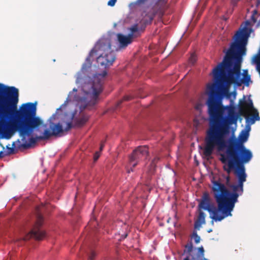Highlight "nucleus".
<instances>
[{
    "label": "nucleus",
    "mask_w": 260,
    "mask_h": 260,
    "mask_svg": "<svg viewBox=\"0 0 260 260\" xmlns=\"http://www.w3.org/2000/svg\"><path fill=\"white\" fill-rule=\"evenodd\" d=\"M209 97L206 102L209 118V128L207 130V141L210 144L222 141L225 135L229 133L230 125L236 124L240 115L245 116L246 121L253 124L260 119L259 113L253 104L252 101L243 100L239 103V113L236 112V107L231 103L229 105L222 104L221 94L217 90L214 84L207 86Z\"/></svg>",
    "instance_id": "f257e3e1"
},
{
    "label": "nucleus",
    "mask_w": 260,
    "mask_h": 260,
    "mask_svg": "<svg viewBox=\"0 0 260 260\" xmlns=\"http://www.w3.org/2000/svg\"><path fill=\"white\" fill-rule=\"evenodd\" d=\"M250 25V22L246 21L245 26L236 32L235 41L227 51L223 60L213 70V77L221 88L232 84H248L250 80L247 70L244 71L243 79H240L242 56L246 54V46L252 31V28L248 27Z\"/></svg>",
    "instance_id": "f03ea898"
},
{
    "label": "nucleus",
    "mask_w": 260,
    "mask_h": 260,
    "mask_svg": "<svg viewBox=\"0 0 260 260\" xmlns=\"http://www.w3.org/2000/svg\"><path fill=\"white\" fill-rule=\"evenodd\" d=\"M238 167L235 171L238 184L231 186L233 190L232 192L219 179L211 181V189L217 207L211 202L208 192L203 193L199 208L208 211L210 213V217L215 221H220L226 217L232 216L231 212L235 204L238 202V197L243 192L245 174L242 166Z\"/></svg>",
    "instance_id": "7ed1b4c3"
},
{
    "label": "nucleus",
    "mask_w": 260,
    "mask_h": 260,
    "mask_svg": "<svg viewBox=\"0 0 260 260\" xmlns=\"http://www.w3.org/2000/svg\"><path fill=\"white\" fill-rule=\"evenodd\" d=\"M231 126V125L229 127V133L224 136L222 141L219 143L215 142L210 144L208 142L206 139L207 134H206L203 154L206 157H209L215 148L219 151L226 148L225 152L220 154L219 158L220 161L224 165L223 167L224 171L229 174L233 171L235 175V171L237 169L238 166H242L245 174L246 181L247 174L244 164L248 163L252 157V153L251 151L247 149L243 144V143L246 142L248 138V131H242L239 136L240 140L236 139H230L227 144V138L230 133Z\"/></svg>",
    "instance_id": "20e7f679"
},
{
    "label": "nucleus",
    "mask_w": 260,
    "mask_h": 260,
    "mask_svg": "<svg viewBox=\"0 0 260 260\" xmlns=\"http://www.w3.org/2000/svg\"><path fill=\"white\" fill-rule=\"evenodd\" d=\"M36 103H27L23 104L19 110L16 108L7 117L1 118L0 120L8 118L14 113L13 120L9 123H5L3 129L4 137L9 139L16 132L22 137L23 144L25 141L26 137L31 136L34 131H38L40 127L43 124V120L36 116Z\"/></svg>",
    "instance_id": "39448f33"
},
{
    "label": "nucleus",
    "mask_w": 260,
    "mask_h": 260,
    "mask_svg": "<svg viewBox=\"0 0 260 260\" xmlns=\"http://www.w3.org/2000/svg\"><path fill=\"white\" fill-rule=\"evenodd\" d=\"M99 55L96 58V61L99 65L107 68L112 66L116 59V55L111 50L110 41L108 39L99 40L94 47L90 51L88 56L83 64L81 71L84 72L91 68L92 64L91 57L93 54Z\"/></svg>",
    "instance_id": "423d86ee"
},
{
    "label": "nucleus",
    "mask_w": 260,
    "mask_h": 260,
    "mask_svg": "<svg viewBox=\"0 0 260 260\" xmlns=\"http://www.w3.org/2000/svg\"><path fill=\"white\" fill-rule=\"evenodd\" d=\"M107 74V72L104 71L102 74L95 75L91 83L84 85L83 90L86 96L81 100V109H85L88 106H93L96 104L99 95L103 90L104 78Z\"/></svg>",
    "instance_id": "0eeeda50"
},
{
    "label": "nucleus",
    "mask_w": 260,
    "mask_h": 260,
    "mask_svg": "<svg viewBox=\"0 0 260 260\" xmlns=\"http://www.w3.org/2000/svg\"><path fill=\"white\" fill-rule=\"evenodd\" d=\"M18 100L17 88L0 83V118L8 117L17 108Z\"/></svg>",
    "instance_id": "6e6552de"
},
{
    "label": "nucleus",
    "mask_w": 260,
    "mask_h": 260,
    "mask_svg": "<svg viewBox=\"0 0 260 260\" xmlns=\"http://www.w3.org/2000/svg\"><path fill=\"white\" fill-rule=\"evenodd\" d=\"M56 116V114H54L49 119V128L46 129L42 136H36V137H30L29 138V142L25 141L24 144H22V147L24 148H29L31 145L35 144L37 140H44L48 139L51 136H60V134L64 131H68L72 127V122H68L67 127L63 129L62 125L60 123H55L52 121L55 119Z\"/></svg>",
    "instance_id": "1a4fd4ad"
},
{
    "label": "nucleus",
    "mask_w": 260,
    "mask_h": 260,
    "mask_svg": "<svg viewBox=\"0 0 260 260\" xmlns=\"http://www.w3.org/2000/svg\"><path fill=\"white\" fill-rule=\"evenodd\" d=\"M153 14H146L139 24H135L129 28L130 33L127 36L121 34H117V39L121 47H125L132 43L133 39L139 37L140 32H143L146 26L150 24L154 18Z\"/></svg>",
    "instance_id": "9d476101"
},
{
    "label": "nucleus",
    "mask_w": 260,
    "mask_h": 260,
    "mask_svg": "<svg viewBox=\"0 0 260 260\" xmlns=\"http://www.w3.org/2000/svg\"><path fill=\"white\" fill-rule=\"evenodd\" d=\"M43 222V216L40 214H38L37 215V221L32 230L24 237L17 240V241L22 242L27 241L31 238H33L38 241L42 240L46 236L45 232L41 229Z\"/></svg>",
    "instance_id": "9b49d317"
},
{
    "label": "nucleus",
    "mask_w": 260,
    "mask_h": 260,
    "mask_svg": "<svg viewBox=\"0 0 260 260\" xmlns=\"http://www.w3.org/2000/svg\"><path fill=\"white\" fill-rule=\"evenodd\" d=\"M148 155V149L146 146H138L129 157L130 166L135 168L140 161L145 159Z\"/></svg>",
    "instance_id": "f8f14e48"
},
{
    "label": "nucleus",
    "mask_w": 260,
    "mask_h": 260,
    "mask_svg": "<svg viewBox=\"0 0 260 260\" xmlns=\"http://www.w3.org/2000/svg\"><path fill=\"white\" fill-rule=\"evenodd\" d=\"M206 214L202 211L200 210L198 219L194 222V228L199 230L202 225L205 223Z\"/></svg>",
    "instance_id": "ddd939ff"
},
{
    "label": "nucleus",
    "mask_w": 260,
    "mask_h": 260,
    "mask_svg": "<svg viewBox=\"0 0 260 260\" xmlns=\"http://www.w3.org/2000/svg\"><path fill=\"white\" fill-rule=\"evenodd\" d=\"M88 117L87 116H83L76 120L75 125L78 127H81L84 125L88 121Z\"/></svg>",
    "instance_id": "4468645a"
},
{
    "label": "nucleus",
    "mask_w": 260,
    "mask_h": 260,
    "mask_svg": "<svg viewBox=\"0 0 260 260\" xmlns=\"http://www.w3.org/2000/svg\"><path fill=\"white\" fill-rule=\"evenodd\" d=\"M193 249V245L191 242L188 243L185 245V249L183 250V254H186V255H189L191 257V252Z\"/></svg>",
    "instance_id": "2eb2a0df"
},
{
    "label": "nucleus",
    "mask_w": 260,
    "mask_h": 260,
    "mask_svg": "<svg viewBox=\"0 0 260 260\" xmlns=\"http://www.w3.org/2000/svg\"><path fill=\"white\" fill-rule=\"evenodd\" d=\"M192 238L194 239V242L196 244H198L200 243L201 238L196 232L194 231L193 232Z\"/></svg>",
    "instance_id": "dca6fc26"
},
{
    "label": "nucleus",
    "mask_w": 260,
    "mask_h": 260,
    "mask_svg": "<svg viewBox=\"0 0 260 260\" xmlns=\"http://www.w3.org/2000/svg\"><path fill=\"white\" fill-rule=\"evenodd\" d=\"M132 98L133 97L129 95H126L124 96L122 100H120L118 102H117L116 107L118 108L119 106H120V104L123 101H129L131 100Z\"/></svg>",
    "instance_id": "f3484780"
},
{
    "label": "nucleus",
    "mask_w": 260,
    "mask_h": 260,
    "mask_svg": "<svg viewBox=\"0 0 260 260\" xmlns=\"http://www.w3.org/2000/svg\"><path fill=\"white\" fill-rule=\"evenodd\" d=\"M96 255L95 253L93 251H91L90 253L88 254L87 260H94Z\"/></svg>",
    "instance_id": "a211bd4d"
},
{
    "label": "nucleus",
    "mask_w": 260,
    "mask_h": 260,
    "mask_svg": "<svg viewBox=\"0 0 260 260\" xmlns=\"http://www.w3.org/2000/svg\"><path fill=\"white\" fill-rule=\"evenodd\" d=\"M228 175H229L230 173H228ZM225 180H226V182H225V184L226 185L229 187L231 189H232V188L231 187V186L233 185V184H230V180H231V178L230 177L229 175H228L227 176L225 177ZM233 191V190H232V191L231 192H232Z\"/></svg>",
    "instance_id": "6ab92c4d"
},
{
    "label": "nucleus",
    "mask_w": 260,
    "mask_h": 260,
    "mask_svg": "<svg viewBox=\"0 0 260 260\" xmlns=\"http://www.w3.org/2000/svg\"><path fill=\"white\" fill-rule=\"evenodd\" d=\"M198 251H199V252L200 253V254L201 255V257H203L204 255V248L203 246H201L200 247H199L198 248Z\"/></svg>",
    "instance_id": "aec40b11"
},
{
    "label": "nucleus",
    "mask_w": 260,
    "mask_h": 260,
    "mask_svg": "<svg viewBox=\"0 0 260 260\" xmlns=\"http://www.w3.org/2000/svg\"><path fill=\"white\" fill-rule=\"evenodd\" d=\"M256 13H257V11L256 10H255L254 11V13L251 16V20L253 23H256L257 21V20L254 16V14H256Z\"/></svg>",
    "instance_id": "412c9836"
},
{
    "label": "nucleus",
    "mask_w": 260,
    "mask_h": 260,
    "mask_svg": "<svg viewBox=\"0 0 260 260\" xmlns=\"http://www.w3.org/2000/svg\"><path fill=\"white\" fill-rule=\"evenodd\" d=\"M7 148L8 149V152L7 154L6 155H9L13 153L14 152V148L13 147H9L8 145L7 146Z\"/></svg>",
    "instance_id": "4be33fe9"
},
{
    "label": "nucleus",
    "mask_w": 260,
    "mask_h": 260,
    "mask_svg": "<svg viewBox=\"0 0 260 260\" xmlns=\"http://www.w3.org/2000/svg\"><path fill=\"white\" fill-rule=\"evenodd\" d=\"M116 2V0H109L108 5L110 6L113 7Z\"/></svg>",
    "instance_id": "5701e85b"
},
{
    "label": "nucleus",
    "mask_w": 260,
    "mask_h": 260,
    "mask_svg": "<svg viewBox=\"0 0 260 260\" xmlns=\"http://www.w3.org/2000/svg\"><path fill=\"white\" fill-rule=\"evenodd\" d=\"M100 153L99 152H96L94 155V161H96L98 158H99L100 157Z\"/></svg>",
    "instance_id": "b1692460"
},
{
    "label": "nucleus",
    "mask_w": 260,
    "mask_h": 260,
    "mask_svg": "<svg viewBox=\"0 0 260 260\" xmlns=\"http://www.w3.org/2000/svg\"><path fill=\"white\" fill-rule=\"evenodd\" d=\"M159 159V158L158 157H154L152 161V165L154 166L155 164L158 161Z\"/></svg>",
    "instance_id": "393cba45"
},
{
    "label": "nucleus",
    "mask_w": 260,
    "mask_h": 260,
    "mask_svg": "<svg viewBox=\"0 0 260 260\" xmlns=\"http://www.w3.org/2000/svg\"><path fill=\"white\" fill-rule=\"evenodd\" d=\"M183 260H194V258L193 257H190L189 255H186V256L183 258Z\"/></svg>",
    "instance_id": "a878e982"
},
{
    "label": "nucleus",
    "mask_w": 260,
    "mask_h": 260,
    "mask_svg": "<svg viewBox=\"0 0 260 260\" xmlns=\"http://www.w3.org/2000/svg\"><path fill=\"white\" fill-rule=\"evenodd\" d=\"M105 141H103L101 142V146H100V151H102L105 146Z\"/></svg>",
    "instance_id": "bb28decb"
},
{
    "label": "nucleus",
    "mask_w": 260,
    "mask_h": 260,
    "mask_svg": "<svg viewBox=\"0 0 260 260\" xmlns=\"http://www.w3.org/2000/svg\"><path fill=\"white\" fill-rule=\"evenodd\" d=\"M239 1L240 0H232L231 3L234 6H235Z\"/></svg>",
    "instance_id": "cd10ccee"
},
{
    "label": "nucleus",
    "mask_w": 260,
    "mask_h": 260,
    "mask_svg": "<svg viewBox=\"0 0 260 260\" xmlns=\"http://www.w3.org/2000/svg\"><path fill=\"white\" fill-rule=\"evenodd\" d=\"M194 56H191V57H190V61L193 63L194 61H195V58H194Z\"/></svg>",
    "instance_id": "c85d7f7f"
},
{
    "label": "nucleus",
    "mask_w": 260,
    "mask_h": 260,
    "mask_svg": "<svg viewBox=\"0 0 260 260\" xmlns=\"http://www.w3.org/2000/svg\"><path fill=\"white\" fill-rule=\"evenodd\" d=\"M4 152L3 151H0V158H2L4 156Z\"/></svg>",
    "instance_id": "c756f323"
},
{
    "label": "nucleus",
    "mask_w": 260,
    "mask_h": 260,
    "mask_svg": "<svg viewBox=\"0 0 260 260\" xmlns=\"http://www.w3.org/2000/svg\"><path fill=\"white\" fill-rule=\"evenodd\" d=\"M260 6V0H257L256 2V6L258 7Z\"/></svg>",
    "instance_id": "7c9ffc66"
},
{
    "label": "nucleus",
    "mask_w": 260,
    "mask_h": 260,
    "mask_svg": "<svg viewBox=\"0 0 260 260\" xmlns=\"http://www.w3.org/2000/svg\"><path fill=\"white\" fill-rule=\"evenodd\" d=\"M146 0H139V2H144L145 1H146Z\"/></svg>",
    "instance_id": "2f4dec72"
},
{
    "label": "nucleus",
    "mask_w": 260,
    "mask_h": 260,
    "mask_svg": "<svg viewBox=\"0 0 260 260\" xmlns=\"http://www.w3.org/2000/svg\"><path fill=\"white\" fill-rule=\"evenodd\" d=\"M0 146H1L3 147V149H4V147L2 144H0Z\"/></svg>",
    "instance_id": "473e14b6"
},
{
    "label": "nucleus",
    "mask_w": 260,
    "mask_h": 260,
    "mask_svg": "<svg viewBox=\"0 0 260 260\" xmlns=\"http://www.w3.org/2000/svg\"><path fill=\"white\" fill-rule=\"evenodd\" d=\"M203 260H209V259H207V258H204L203 259Z\"/></svg>",
    "instance_id": "72a5a7b5"
},
{
    "label": "nucleus",
    "mask_w": 260,
    "mask_h": 260,
    "mask_svg": "<svg viewBox=\"0 0 260 260\" xmlns=\"http://www.w3.org/2000/svg\"><path fill=\"white\" fill-rule=\"evenodd\" d=\"M13 146L15 145V143L14 142L12 145Z\"/></svg>",
    "instance_id": "f704fd0d"
}]
</instances>
